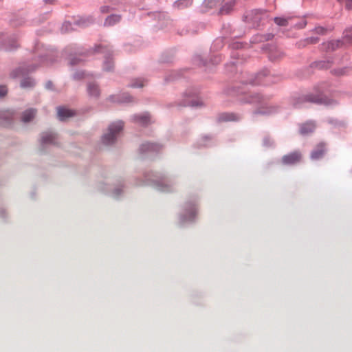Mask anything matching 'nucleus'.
<instances>
[{
	"label": "nucleus",
	"instance_id": "nucleus-17",
	"mask_svg": "<svg viewBox=\"0 0 352 352\" xmlns=\"http://www.w3.org/2000/svg\"><path fill=\"white\" fill-rule=\"evenodd\" d=\"M344 3L348 10H352V0H339Z\"/></svg>",
	"mask_w": 352,
	"mask_h": 352
},
{
	"label": "nucleus",
	"instance_id": "nucleus-24",
	"mask_svg": "<svg viewBox=\"0 0 352 352\" xmlns=\"http://www.w3.org/2000/svg\"><path fill=\"white\" fill-rule=\"evenodd\" d=\"M311 101L314 102H319V100H311Z\"/></svg>",
	"mask_w": 352,
	"mask_h": 352
},
{
	"label": "nucleus",
	"instance_id": "nucleus-5",
	"mask_svg": "<svg viewBox=\"0 0 352 352\" xmlns=\"http://www.w3.org/2000/svg\"><path fill=\"white\" fill-rule=\"evenodd\" d=\"M236 0H224V4L222 6L220 12L221 14L229 13L234 6Z\"/></svg>",
	"mask_w": 352,
	"mask_h": 352
},
{
	"label": "nucleus",
	"instance_id": "nucleus-1",
	"mask_svg": "<svg viewBox=\"0 0 352 352\" xmlns=\"http://www.w3.org/2000/svg\"><path fill=\"white\" fill-rule=\"evenodd\" d=\"M122 122L120 121L110 125L108 129V132L102 137L104 144L108 145L113 143L117 133L122 129Z\"/></svg>",
	"mask_w": 352,
	"mask_h": 352
},
{
	"label": "nucleus",
	"instance_id": "nucleus-16",
	"mask_svg": "<svg viewBox=\"0 0 352 352\" xmlns=\"http://www.w3.org/2000/svg\"><path fill=\"white\" fill-rule=\"evenodd\" d=\"M142 149L144 151H146V150H156L157 149V146L155 144H153L148 143V144L142 145Z\"/></svg>",
	"mask_w": 352,
	"mask_h": 352
},
{
	"label": "nucleus",
	"instance_id": "nucleus-14",
	"mask_svg": "<svg viewBox=\"0 0 352 352\" xmlns=\"http://www.w3.org/2000/svg\"><path fill=\"white\" fill-rule=\"evenodd\" d=\"M34 80L30 78H25L21 83V87L23 88L31 87L34 86Z\"/></svg>",
	"mask_w": 352,
	"mask_h": 352
},
{
	"label": "nucleus",
	"instance_id": "nucleus-23",
	"mask_svg": "<svg viewBox=\"0 0 352 352\" xmlns=\"http://www.w3.org/2000/svg\"><path fill=\"white\" fill-rule=\"evenodd\" d=\"M52 82H48L46 84V87H47V89H51V88H52Z\"/></svg>",
	"mask_w": 352,
	"mask_h": 352
},
{
	"label": "nucleus",
	"instance_id": "nucleus-13",
	"mask_svg": "<svg viewBox=\"0 0 352 352\" xmlns=\"http://www.w3.org/2000/svg\"><path fill=\"white\" fill-rule=\"evenodd\" d=\"M54 135L52 133H43L42 135V142L43 143H50L52 142L53 140L54 139Z\"/></svg>",
	"mask_w": 352,
	"mask_h": 352
},
{
	"label": "nucleus",
	"instance_id": "nucleus-8",
	"mask_svg": "<svg viewBox=\"0 0 352 352\" xmlns=\"http://www.w3.org/2000/svg\"><path fill=\"white\" fill-rule=\"evenodd\" d=\"M135 122L140 125H146L150 122V117L148 114L138 115L135 116Z\"/></svg>",
	"mask_w": 352,
	"mask_h": 352
},
{
	"label": "nucleus",
	"instance_id": "nucleus-7",
	"mask_svg": "<svg viewBox=\"0 0 352 352\" xmlns=\"http://www.w3.org/2000/svg\"><path fill=\"white\" fill-rule=\"evenodd\" d=\"M36 111L33 109L25 111L22 115V120L24 122H30L35 116Z\"/></svg>",
	"mask_w": 352,
	"mask_h": 352
},
{
	"label": "nucleus",
	"instance_id": "nucleus-15",
	"mask_svg": "<svg viewBox=\"0 0 352 352\" xmlns=\"http://www.w3.org/2000/svg\"><path fill=\"white\" fill-rule=\"evenodd\" d=\"M340 45V42L339 41H334L328 43V48L331 50H334L336 48L338 47Z\"/></svg>",
	"mask_w": 352,
	"mask_h": 352
},
{
	"label": "nucleus",
	"instance_id": "nucleus-21",
	"mask_svg": "<svg viewBox=\"0 0 352 352\" xmlns=\"http://www.w3.org/2000/svg\"><path fill=\"white\" fill-rule=\"evenodd\" d=\"M71 26V24L69 23H65L63 25V28L67 30L69 29V27Z\"/></svg>",
	"mask_w": 352,
	"mask_h": 352
},
{
	"label": "nucleus",
	"instance_id": "nucleus-12",
	"mask_svg": "<svg viewBox=\"0 0 352 352\" xmlns=\"http://www.w3.org/2000/svg\"><path fill=\"white\" fill-rule=\"evenodd\" d=\"M344 39L346 43H352V28H349L344 31Z\"/></svg>",
	"mask_w": 352,
	"mask_h": 352
},
{
	"label": "nucleus",
	"instance_id": "nucleus-6",
	"mask_svg": "<svg viewBox=\"0 0 352 352\" xmlns=\"http://www.w3.org/2000/svg\"><path fill=\"white\" fill-rule=\"evenodd\" d=\"M315 129V124L311 122H307L304 124L300 128V133L302 135H307L314 131Z\"/></svg>",
	"mask_w": 352,
	"mask_h": 352
},
{
	"label": "nucleus",
	"instance_id": "nucleus-4",
	"mask_svg": "<svg viewBox=\"0 0 352 352\" xmlns=\"http://www.w3.org/2000/svg\"><path fill=\"white\" fill-rule=\"evenodd\" d=\"M58 117L60 120H65L68 118L72 117L74 113L72 110L63 107H58L57 109Z\"/></svg>",
	"mask_w": 352,
	"mask_h": 352
},
{
	"label": "nucleus",
	"instance_id": "nucleus-18",
	"mask_svg": "<svg viewBox=\"0 0 352 352\" xmlns=\"http://www.w3.org/2000/svg\"><path fill=\"white\" fill-rule=\"evenodd\" d=\"M8 89L5 86L0 85V97H3L7 94Z\"/></svg>",
	"mask_w": 352,
	"mask_h": 352
},
{
	"label": "nucleus",
	"instance_id": "nucleus-22",
	"mask_svg": "<svg viewBox=\"0 0 352 352\" xmlns=\"http://www.w3.org/2000/svg\"><path fill=\"white\" fill-rule=\"evenodd\" d=\"M316 31L318 33H321V34H322V33L324 32V28H316Z\"/></svg>",
	"mask_w": 352,
	"mask_h": 352
},
{
	"label": "nucleus",
	"instance_id": "nucleus-9",
	"mask_svg": "<svg viewBox=\"0 0 352 352\" xmlns=\"http://www.w3.org/2000/svg\"><path fill=\"white\" fill-rule=\"evenodd\" d=\"M289 19H291L290 17H275L274 22L279 26H287Z\"/></svg>",
	"mask_w": 352,
	"mask_h": 352
},
{
	"label": "nucleus",
	"instance_id": "nucleus-2",
	"mask_svg": "<svg viewBox=\"0 0 352 352\" xmlns=\"http://www.w3.org/2000/svg\"><path fill=\"white\" fill-rule=\"evenodd\" d=\"M302 155L299 151H295L284 155L282 157V162L285 165H294L300 162Z\"/></svg>",
	"mask_w": 352,
	"mask_h": 352
},
{
	"label": "nucleus",
	"instance_id": "nucleus-20",
	"mask_svg": "<svg viewBox=\"0 0 352 352\" xmlns=\"http://www.w3.org/2000/svg\"><path fill=\"white\" fill-rule=\"evenodd\" d=\"M109 10H110L109 7H108V6H102L100 8L101 12H105V13L109 12Z\"/></svg>",
	"mask_w": 352,
	"mask_h": 352
},
{
	"label": "nucleus",
	"instance_id": "nucleus-19",
	"mask_svg": "<svg viewBox=\"0 0 352 352\" xmlns=\"http://www.w3.org/2000/svg\"><path fill=\"white\" fill-rule=\"evenodd\" d=\"M177 3H178V6H181L183 4H184L185 6L191 5L192 0H182V1H179Z\"/></svg>",
	"mask_w": 352,
	"mask_h": 352
},
{
	"label": "nucleus",
	"instance_id": "nucleus-3",
	"mask_svg": "<svg viewBox=\"0 0 352 352\" xmlns=\"http://www.w3.org/2000/svg\"><path fill=\"white\" fill-rule=\"evenodd\" d=\"M325 153V145L323 143H320L317 145L316 148L312 151L311 157L313 160H318L321 158Z\"/></svg>",
	"mask_w": 352,
	"mask_h": 352
},
{
	"label": "nucleus",
	"instance_id": "nucleus-10",
	"mask_svg": "<svg viewBox=\"0 0 352 352\" xmlns=\"http://www.w3.org/2000/svg\"><path fill=\"white\" fill-rule=\"evenodd\" d=\"M88 92L91 96H98L99 95V89L98 86L94 84L89 85Z\"/></svg>",
	"mask_w": 352,
	"mask_h": 352
},
{
	"label": "nucleus",
	"instance_id": "nucleus-11",
	"mask_svg": "<svg viewBox=\"0 0 352 352\" xmlns=\"http://www.w3.org/2000/svg\"><path fill=\"white\" fill-rule=\"evenodd\" d=\"M120 16L118 15H111L108 16L104 24L106 25H111L116 23V22L119 21Z\"/></svg>",
	"mask_w": 352,
	"mask_h": 352
}]
</instances>
